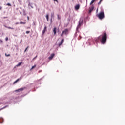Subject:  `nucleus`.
Wrapping results in <instances>:
<instances>
[{"instance_id":"nucleus-1","label":"nucleus","mask_w":125,"mask_h":125,"mask_svg":"<svg viewBox=\"0 0 125 125\" xmlns=\"http://www.w3.org/2000/svg\"><path fill=\"white\" fill-rule=\"evenodd\" d=\"M100 42H101L102 44H105L107 42V34L104 33L103 36H100L98 38L94 39V43H98Z\"/></svg>"},{"instance_id":"nucleus-2","label":"nucleus","mask_w":125,"mask_h":125,"mask_svg":"<svg viewBox=\"0 0 125 125\" xmlns=\"http://www.w3.org/2000/svg\"><path fill=\"white\" fill-rule=\"evenodd\" d=\"M83 18L81 17L80 19L79 24L76 28V31L74 34V37H77V34L79 33V28L81 27V26H82V24H83Z\"/></svg>"},{"instance_id":"nucleus-3","label":"nucleus","mask_w":125,"mask_h":125,"mask_svg":"<svg viewBox=\"0 0 125 125\" xmlns=\"http://www.w3.org/2000/svg\"><path fill=\"white\" fill-rule=\"evenodd\" d=\"M97 17L99 18V19H103V18H105V14L104 11H101L99 14L97 15Z\"/></svg>"},{"instance_id":"nucleus-4","label":"nucleus","mask_w":125,"mask_h":125,"mask_svg":"<svg viewBox=\"0 0 125 125\" xmlns=\"http://www.w3.org/2000/svg\"><path fill=\"white\" fill-rule=\"evenodd\" d=\"M69 34V29H64L61 34V37H63L64 35H68Z\"/></svg>"},{"instance_id":"nucleus-5","label":"nucleus","mask_w":125,"mask_h":125,"mask_svg":"<svg viewBox=\"0 0 125 125\" xmlns=\"http://www.w3.org/2000/svg\"><path fill=\"white\" fill-rule=\"evenodd\" d=\"M27 89L26 87H23L20 89L15 90V92H21V91H24V90H26Z\"/></svg>"},{"instance_id":"nucleus-6","label":"nucleus","mask_w":125,"mask_h":125,"mask_svg":"<svg viewBox=\"0 0 125 125\" xmlns=\"http://www.w3.org/2000/svg\"><path fill=\"white\" fill-rule=\"evenodd\" d=\"M94 9V6L92 5L91 7H89V13H91L92 11Z\"/></svg>"},{"instance_id":"nucleus-7","label":"nucleus","mask_w":125,"mask_h":125,"mask_svg":"<svg viewBox=\"0 0 125 125\" xmlns=\"http://www.w3.org/2000/svg\"><path fill=\"white\" fill-rule=\"evenodd\" d=\"M46 29H47V27L46 26V25H45L44 29L42 31V35L44 34L45 32H46Z\"/></svg>"},{"instance_id":"nucleus-8","label":"nucleus","mask_w":125,"mask_h":125,"mask_svg":"<svg viewBox=\"0 0 125 125\" xmlns=\"http://www.w3.org/2000/svg\"><path fill=\"white\" fill-rule=\"evenodd\" d=\"M80 9V4H77L75 6V10H79Z\"/></svg>"},{"instance_id":"nucleus-9","label":"nucleus","mask_w":125,"mask_h":125,"mask_svg":"<svg viewBox=\"0 0 125 125\" xmlns=\"http://www.w3.org/2000/svg\"><path fill=\"white\" fill-rule=\"evenodd\" d=\"M63 43H64V39L61 40V42L59 44V46H61V45H62V44H63Z\"/></svg>"},{"instance_id":"nucleus-10","label":"nucleus","mask_w":125,"mask_h":125,"mask_svg":"<svg viewBox=\"0 0 125 125\" xmlns=\"http://www.w3.org/2000/svg\"><path fill=\"white\" fill-rule=\"evenodd\" d=\"M54 55L55 54H51L50 56L49 57V59L50 60H51V59H52V58H53V57H54Z\"/></svg>"},{"instance_id":"nucleus-11","label":"nucleus","mask_w":125,"mask_h":125,"mask_svg":"<svg viewBox=\"0 0 125 125\" xmlns=\"http://www.w3.org/2000/svg\"><path fill=\"white\" fill-rule=\"evenodd\" d=\"M20 80H21V77H20V78L18 79L17 80H16L14 83L13 84H15V83H18V82H19V81H20Z\"/></svg>"},{"instance_id":"nucleus-12","label":"nucleus","mask_w":125,"mask_h":125,"mask_svg":"<svg viewBox=\"0 0 125 125\" xmlns=\"http://www.w3.org/2000/svg\"><path fill=\"white\" fill-rule=\"evenodd\" d=\"M54 18V13H51V22H52V18Z\"/></svg>"},{"instance_id":"nucleus-13","label":"nucleus","mask_w":125,"mask_h":125,"mask_svg":"<svg viewBox=\"0 0 125 125\" xmlns=\"http://www.w3.org/2000/svg\"><path fill=\"white\" fill-rule=\"evenodd\" d=\"M28 6H30L31 8H34V7H33V3H31L30 2L28 3Z\"/></svg>"},{"instance_id":"nucleus-14","label":"nucleus","mask_w":125,"mask_h":125,"mask_svg":"<svg viewBox=\"0 0 125 125\" xmlns=\"http://www.w3.org/2000/svg\"><path fill=\"white\" fill-rule=\"evenodd\" d=\"M53 32L54 35H56V27H54L53 28Z\"/></svg>"},{"instance_id":"nucleus-15","label":"nucleus","mask_w":125,"mask_h":125,"mask_svg":"<svg viewBox=\"0 0 125 125\" xmlns=\"http://www.w3.org/2000/svg\"><path fill=\"white\" fill-rule=\"evenodd\" d=\"M96 0H92V1H91V2L90 3V5H91L93 3L95 2V1H96Z\"/></svg>"},{"instance_id":"nucleus-16","label":"nucleus","mask_w":125,"mask_h":125,"mask_svg":"<svg viewBox=\"0 0 125 125\" xmlns=\"http://www.w3.org/2000/svg\"><path fill=\"white\" fill-rule=\"evenodd\" d=\"M36 67H37V65H34V66H32V68L30 69V71L36 68Z\"/></svg>"},{"instance_id":"nucleus-17","label":"nucleus","mask_w":125,"mask_h":125,"mask_svg":"<svg viewBox=\"0 0 125 125\" xmlns=\"http://www.w3.org/2000/svg\"><path fill=\"white\" fill-rule=\"evenodd\" d=\"M7 107H8V105H6V106H4V107L0 109V111H1V110H3V109H5V108H7Z\"/></svg>"},{"instance_id":"nucleus-18","label":"nucleus","mask_w":125,"mask_h":125,"mask_svg":"<svg viewBox=\"0 0 125 125\" xmlns=\"http://www.w3.org/2000/svg\"><path fill=\"white\" fill-rule=\"evenodd\" d=\"M46 18L47 21H48V20H49V15H48V14H47L46 15Z\"/></svg>"},{"instance_id":"nucleus-19","label":"nucleus","mask_w":125,"mask_h":125,"mask_svg":"<svg viewBox=\"0 0 125 125\" xmlns=\"http://www.w3.org/2000/svg\"><path fill=\"white\" fill-rule=\"evenodd\" d=\"M21 64H22V62H19L17 65V67H19V66H20L21 65Z\"/></svg>"},{"instance_id":"nucleus-20","label":"nucleus","mask_w":125,"mask_h":125,"mask_svg":"<svg viewBox=\"0 0 125 125\" xmlns=\"http://www.w3.org/2000/svg\"><path fill=\"white\" fill-rule=\"evenodd\" d=\"M23 13V15H26V12L24 9L22 10Z\"/></svg>"},{"instance_id":"nucleus-21","label":"nucleus","mask_w":125,"mask_h":125,"mask_svg":"<svg viewBox=\"0 0 125 125\" xmlns=\"http://www.w3.org/2000/svg\"><path fill=\"white\" fill-rule=\"evenodd\" d=\"M6 5H8V6H11V4L9 3H8L6 4Z\"/></svg>"},{"instance_id":"nucleus-22","label":"nucleus","mask_w":125,"mask_h":125,"mask_svg":"<svg viewBox=\"0 0 125 125\" xmlns=\"http://www.w3.org/2000/svg\"><path fill=\"white\" fill-rule=\"evenodd\" d=\"M3 41H2V40H1V39H0V44H1V43H3Z\"/></svg>"},{"instance_id":"nucleus-23","label":"nucleus","mask_w":125,"mask_h":125,"mask_svg":"<svg viewBox=\"0 0 125 125\" xmlns=\"http://www.w3.org/2000/svg\"><path fill=\"white\" fill-rule=\"evenodd\" d=\"M19 24H26V22H22V21H20Z\"/></svg>"},{"instance_id":"nucleus-24","label":"nucleus","mask_w":125,"mask_h":125,"mask_svg":"<svg viewBox=\"0 0 125 125\" xmlns=\"http://www.w3.org/2000/svg\"><path fill=\"white\" fill-rule=\"evenodd\" d=\"M28 48H29V46H27L26 49L24 50V52H26V51H27V49H28Z\"/></svg>"},{"instance_id":"nucleus-25","label":"nucleus","mask_w":125,"mask_h":125,"mask_svg":"<svg viewBox=\"0 0 125 125\" xmlns=\"http://www.w3.org/2000/svg\"><path fill=\"white\" fill-rule=\"evenodd\" d=\"M5 41L6 42H7V41H8V37H6Z\"/></svg>"},{"instance_id":"nucleus-26","label":"nucleus","mask_w":125,"mask_h":125,"mask_svg":"<svg viewBox=\"0 0 125 125\" xmlns=\"http://www.w3.org/2000/svg\"><path fill=\"white\" fill-rule=\"evenodd\" d=\"M58 19L60 20L61 18L59 17V15H57Z\"/></svg>"},{"instance_id":"nucleus-27","label":"nucleus","mask_w":125,"mask_h":125,"mask_svg":"<svg viewBox=\"0 0 125 125\" xmlns=\"http://www.w3.org/2000/svg\"><path fill=\"white\" fill-rule=\"evenodd\" d=\"M29 33H30V31H26V34H29Z\"/></svg>"},{"instance_id":"nucleus-28","label":"nucleus","mask_w":125,"mask_h":125,"mask_svg":"<svg viewBox=\"0 0 125 125\" xmlns=\"http://www.w3.org/2000/svg\"><path fill=\"white\" fill-rule=\"evenodd\" d=\"M101 1H102V0H100V1L98 2V4H100V3H101Z\"/></svg>"},{"instance_id":"nucleus-29","label":"nucleus","mask_w":125,"mask_h":125,"mask_svg":"<svg viewBox=\"0 0 125 125\" xmlns=\"http://www.w3.org/2000/svg\"><path fill=\"white\" fill-rule=\"evenodd\" d=\"M5 56H7V57H8V56H10V54L7 55L6 54H5Z\"/></svg>"},{"instance_id":"nucleus-30","label":"nucleus","mask_w":125,"mask_h":125,"mask_svg":"<svg viewBox=\"0 0 125 125\" xmlns=\"http://www.w3.org/2000/svg\"><path fill=\"white\" fill-rule=\"evenodd\" d=\"M37 57H38V56H36V57H35L33 59V60H35V59H36V58H37Z\"/></svg>"},{"instance_id":"nucleus-31","label":"nucleus","mask_w":125,"mask_h":125,"mask_svg":"<svg viewBox=\"0 0 125 125\" xmlns=\"http://www.w3.org/2000/svg\"><path fill=\"white\" fill-rule=\"evenodd\" d=\"M7 28H8V29H12V30H13V28H12L10 27H8Z\"/></svg>"},{"instance_id":"nucleus-32","label":"nucleus","mask_w":125,"mask_h":125,"mask_svg":"<svg viewBox=\"0 0 125 125\" xmlns=\"http://www.w3.org/2000/svg\"><path fill=\"white\" fill-rule=\"evenodd\" d=\"M54 1H56L57 2V3H58V0H54Z\"/></svg>"},{"instance_id":"nucleus-33","label":"nucleus","mask_w":125,"mask_h":125,"mask_svg":"<svg viewBox=\"0 0 125 125\" xmlns=\"http://www.w3.org/2000/svg\"><path fill=\"white\" fill-rule=\"evenodd\" d=\"M2 9V7L0 6V10H1Z\"/></svg>"},{"instance_id":"nucleus-34","label":"nucleus","mask_w":125,"mask_h":125,"mask_svg":"<svg viewBox=\"0 0 125 125\" xmlns=\"http://www.w3.org/2000/svg\"><path fill=\"white\" fill-rule=\"evenodd\" d=\"M6 18H7V17H3V19H6Z\"/></svg>"},{"instance_id":"nucleus-35","label":"nucleus","mask_w":125,"mask_h":125,"mask_svg":"<svg viewBox=\"0 0 125 125\" xmlns=\"http://www.w3.org/2000/svg\"><path fill=\"white\" fill-rule=\"evenodd\" d=\"M21 42H22V40H21L20 43H21Z\"/></svg>"},{"instance_id":"nucleus-36","label":"nucleus","mask_w":125,"mask_h":125,"mask_svg":"<svg viewBox=\"0 0 125 125\" xmlns=\"http://www.w3.org/2000/svg\"><path fill=\"white\" fill-rule=\"evenodd\" d=\"M16 24V25H17V24H19V22H17Z\"/></svg>"},{"instance_id":"nucleus-37","label":"nucleus","mask_w":125,"mask_h":125,"mask_svg":"<svg viewBox=\"0 0 125 125\" xmlns=\"http://www.w3.org/2000/svg\"><path fill=\"white\" fill-rule=\"evenodd\" d=\"M27 19L29 20V16H27Z\"/></svg>"},{"instance_id":"nucleus-38","label":"nucleus","mask_w":125,"mask_h":125,"mask_svg":"<svg viewBox=\"0 0 125 125\" xmlns=\"http://www.w3.org/2000/svg\"><path fill=\"white\" fill-rule=\"evenodd\" d=\"M41 72H42V70L39 71V73H41Z\"/></svg>"},{"instance_id":"nucleus-39","label":"nucleus","mask_w":125,"mask_h":125,"mask_svg":"<svg viewBox=\"0 0 125 125\" xmlns=\"http://www.w3.org/2000/svg\"><path fill=\"white\" fill-rule=\"evenodd\" d=\"M20 14H22V13L21 12H20Z\"/></svg>"},{"instance_id":"nucleus-40","label":"nucleus","mask_w":125,"mask_h":125,"mask_svg":"<svg viewBox=\"0 0 125 125\" xmlns=\"http://www.w3.org/2000/svg\"><path fill=\"white\" fill-rule=\"evenodd\" d=\"M20 9H22V8L20 7Z\"/></svg>"}]
</instances>
